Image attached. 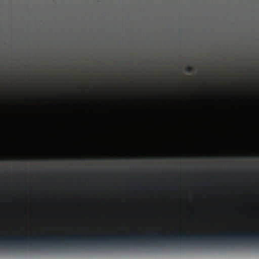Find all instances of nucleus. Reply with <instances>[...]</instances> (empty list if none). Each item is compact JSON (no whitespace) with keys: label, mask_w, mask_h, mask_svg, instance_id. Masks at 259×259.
Masks as SVG:
<instances>
[{"label":"nucleus","mask_w":259,"mask_h":259,"mask_svg":"<svg viewBox=\"0 0 259 259\" xmlns=\"http://www.w3.org/2000/svg\"><path fill=\"white\" fill-rule=\"evenodd\" d=\"M186 71H187V72H188V73H191L193 72V68L188 66V67H187V68H186Z\"/></svg>","instance_id":"obj_2"},{"label":"nucleus","mask_w":259,"mask_h":259,"mask_svg":"<svg viewBox=\"0 0 259 259\" xmlns=\"http://www.w3.org/2000/svg\"><path fill=\"white\" fill-rule=\"evenodd\" d=\"M193 240L259 241V233H182L183 242Z\"/></svg>","instance_id":"obj_1"}]
</instances>
